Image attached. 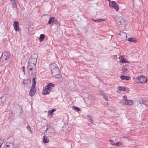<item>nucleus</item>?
Returning a JSON list of instances; mask_svg holds the SVG:
<instances>
[{"instance_id":"obj_1","label":"nucleus","mask_w":148,"mask_h":148,"mask_svg":"<svg viewBox=\"0 0 148 148\" xmlns=\"http://www.w3.org/2000/svg\"><path fill=\"white\" fill-rule=\"evenodd\" d=\"M37 58V55L35 53L29 58V60L27 66V69L29 72L32 71L31 73L33 74L36 72V63Z\"/></svg>"},{"instance_id":"obj_2","label":"nucleus","mask_w":148,"mask_h":148,"mask_svg":"<svg viewBox=\"0 0 148 148\" xmlns=\"http://www.w3.org/2000/svg\"><path fill=\"white\" fill-rule=\"evenodd\" d=\"M1 61H2L4 64L9 63L11 61L9 58V54L8 52L3 53L0 59Z\"/></svg>"},{"instance_id":"obj_3","label":"nucleus","mask_w":148,"mask_h":148,"mask_svg":"<svg viewBox=\"0 0 148 148\" xmlns=\"http://www.w3.org/2000/svg\"><path fill=\"white\" fill-rule=\"evenodd\" d=\"M55 85L51 83H49L43 89L42 93L44 95L49 94L51 90L53 89Z\"/></svg>"},{"instance_id":"obj_4","label":"nucleus","mask_w":148,"mask_h":148,"mask_svg":"<svg viewBox=\"0 0 148 148\" xmlns=\"http://www.w3.org/2000/svg\"><path fill=\"white\" fill-rule=\"evenodd\" d=\"M47 129L45 130L46 134L48 137H52L55 135V132L54 129L51 127L49 124H47Z\"/></svg>"},{"instance_id":"obj_5","label":"nucleus","mask_w":148,"mask_h":148,"mask_svg":"<svg viewBox=\"0 0 148 148\" xmlns=\"http://www.w3.org/2000/svg\"><path fill=\"white\" fill-rule=\"evenodd\" d=\"M116 22L118 25H121L122 27H124L127 23L126 20L121 16L118 17L116 20Z\"/></svg>"},{"instance_id":"obj_6","label":"nucleus","mask_w":148,"mask_h":148,"mask_svg":"<svg viewBox=\"0 0 148 148\" xmlns=\"http://www.w3.org/2000/svg\"><path fill=\"white\" fill-rule=\"evenodd\" d=\"M51 73L53 76L56 78H60L61 75H60V70L58 68L51 70Z\"/></svg>"},{"instance_id":"obj_7","label":"nucleus","mask_w":148,"mask_h":148,"mask_svg":"<svg viewBox=\"0 0 148 148\" xmlns=\"http://www.w3.org/2000/svg\"><path fill=\"white\" fill-rule=\"evenodd\" d=\"M121 103L123 105H132L133 103L132 101L130 100H128L127 99V97L125 96L123 97V98L121 100Z\"/></svg>"},{"instance_id":"obj_8","label":"nucleus","mask_w":148,"mask_h":148,"mask_svg":"<svg viewBox=\"0 0 148 148\" xmlns=\"http://www.w3.org/2000/svg\"><path fill=\"white\" fill-rule=\"evenodd\" d=\"M136 79L140 81V82L142 84H145L147 82L146 77L144 76H138L136 78Z\"/></svg>"},{"instance_id":"obj_9","label":"nucleus","mask_w":148,"mask_h":148,"mask_svg":"<svg viewBox=\"0 0 148 148\" xmlns=\"http://www.w3.org/2000/svg\"><path fill=\"white\" fill-rule=\"evenodd\" d=\"M110 6L111 7L114 8L116 11H118L119 10V5L115 1H112L111 3H110Z\"/></svg>"},{"instance_id":"obj_10","label":"nucleus","mask_w":148,"mask_h":148,"mask_svg":"<svg viewBox=\"0 0 148 148\" xmlns=\"http://www.w3.org/2000/svg\"><path fill=\"white\" fill-rule=\"evenodd\" d=\"M51 23H53L52 24H57L58 23V22L55 17H51L50 18L48 22V23L50 24Z\"/></svg>"},{"instance_id":"obj_11","label":"nucleus","mask_w":148,"mask_h":148,"mask_svg":"<svg viewBox=\"0 0 148 148\" xmlns=\"http://www.w3.org/2000/svg\"><path fill=\"white\" fill-rule=\"evenodd\" d=\"M36 93L35 88L32 87L29 92L30 96L32 97Z\"/></svg>"},{"instance_id":"obj_12","label":"nucleus","mask_w":148,"mask_h":148,"mask_svg":"<svg viewBox=\"0 0 148 148\" xmlns=\"http://www.w3.org/2000/svg\"><path fill=\"white\" fill-rule=\"evenodd\" d=\"M19 23L17 21H15L13 23V26L14 29L15 31H18L19 29V27L18 26Z\"/></svg>"},{"instance_id":"obj_13","label":"nucleus","mask_w":148,"mask_h":148,"mask_svg":"<svg viewBox=\"0 0 148 148\" xmlns=\"http://www.w3.org/2000/svg\"><path fill=\"white\" fill-rule=\"evenodd\" d=\"M120 78L123 80H129L131 79L130 77L124 75H121L120 77Z\"/></svg>"},{"instance_id":"obj_14","label":"nucleus","mask_w":148,"mask_h":148,"mask_svg":"<svg viewBox=\"0 0 148 148\" xmlns=\"http://www.w3.org/2000/svg\"><path fill=\"white\" fill-rule=\"evenodd\" d=\"M122 72L121 73L122 74L126 73L128 72V70L127 67L123 66L122 67Z\"/></svg>"},{"instance_id":"obj_15","label":"nucleus","mask_w":148,"mask_h":148,"mask_svg":"<svg viewBox=\"0 0 148 148\" xmlns=\"http://www.w3.org/2000/svg\"><path fill=\"white\" fill-rule=\"evenodd\" d=\"M127 40L129 41L136 43L137 41L136 38H130L128 39Z\"/></svg>"},{"instance_id":"obj_16","label":"nucleus","mask_w":148,"mask_h":148,"mask_svg":"<svg viewBox=\"0 0 148 148\" xmlns=\"http://www.w3.org/2000/svg\"><path fill=\"white\" fill-rule=\"evenodd\" d=\"M57 68L58 67L57 66H56V65L55 63H52L50 65V68L51 69V70L55 69L56 68L57 69Z\"/></svg>"},{"instance_id":"obj_17","label":"nucleus","mask_w":148,"mask_h":148,"mask_svg":"<svg viewBox=\"0 0 148 148\" xmlns=\"http://www.w3.org/2000/svg\"><path fill=\"white\" fill-rule=\"evenodd\" d=\"M119 59H120V61L121 63H128L129 62L128 61H126L125 59L122 56H120L119 57Z\"/></svg>"},{"instance_id":"obj_18","label":"nucleus","mask_w":148,"mask_h":148,"mask_svg":"<svg viewBox=\"0 0 148 148\" xmlns=\"http://www.w3.org/2000/svg\"><path fill=\"white\" fill-rule=\"evenodd\" d=\"M71 129V128L69 127L68 125H65L63 127V130L64 131H69Z\"/></svg>"},{"instance_id":"obj_19","label":"nucleus","mask_w":148,"mask_h":148,"mask_svg":"<svg viewBox=\"0 0 148 148\" xmlns=\"http://www.w3.org/2000/svg\"><path fill=\"white\" fill-rule=\"evenodd\" d=\"M45 38V36L44 34H41L39 37V40L41 42L43 41Z\"/></svg>"},{"instance_id":"obj_20","label":"nucleus","mask_w":148,"mask_h":148,"mask_svg":"<svg viewBox=\"0 0 148 148\" xmlns=\"http://www.w3.org/2000/svg\"><path fill=\"white\" fill-rule=\"evenodd\" d=\"M140 104H143L144 105H146L148 107V100L146 101H140Z\"/></svg>"},{"instance_id":"obj_21","label":"nucleus","mask_w":148,"mask_h":148,"mask_svg":"<svg viewBox=\"0 0 148 148\" xmlns=\"http://www.w3.org/2000/svg\"><path fill=\"white\" fill-rule=\"evenodd\" d=\"M49 141V139L46 137L44 136L43 137V142L44 143H47Z\"/></svg>"},{"instance_id":"obj_22","label":"nucleus","mask_w":148,"mask_h":148,"mask_svg":"<svg viewBox=\"0 0 148 148\" xmlns=\"http://www.w3.org/2000/svg\"><path fill=\"white\" fill-rule=\"evenodd\" d=\"M36 84V82L35 78L34 77L32 79V87H33L35 88Z\"/></svg>"},{"instance_id":"obj_23","label":"nucleus","mask_w":148,"mask_h":148,"mask_svg":"<svg viewBox=\"0 0 148 148\" xmlns=\"http://www.w3.org/2000/svg\"><path fill=\"white\" fill-rule=\"evenodd\" d=\"M56 110V109L55 108H53L52 110H51L48 112V114L49 115L52 114Z\"/></svg>"},{"instance_id":"obj_24","label":"nucleus","mask_w":148,"mask_h":148,"mask_svg":"<svg viewBox=\"0 0 148 148\" xmlns=\"http://www.w3.org/2000/svg\"><path fill=\"white\" fill-rule=\"evenodd\" d=\"M119 90H122L123 91H124L126 90V88L125 87L123 86H119Z\"/></svg>"},{"instance_id":"obj_25","label":"nucleus","mask_w":148,"mask_h":148,"mask_svg":"<svg viewBox=\"0 0 148 148\" xmlns=\"http://www.w3.org/2000/svg\"><path fill=\"white\" fill-rule=\"evenodd\" d=\"M87 117L88 119L90 122H92L93 121L92 117L90 115L88 116Z\"/></svg>"},{"instance_id":"obj_26","label":"nucleus","mask_w":148,"mask_h":148,"mask_svg":"<svg viewBox=\"0 0 148 148\" xmlns=\"http://www.w3.org/2000/svg\"><path fill=\"white\" fill-rule=\"evenodd\" d=\"M73 108L74 110L77 111H79L80 110V109L79 108L76 106H73Z\"/></svg>"},{"instance_id":"obj_27","label":"nucleus","mask_w":148,"mask_h":148,"mask_svg":"<svg viewBox=\"0 0 148 148\" xmlns=\"http://www.w3.org/2000/svg\"><path fill=\"white\" fill-rule=\"evenodd\" d=\"M5 99L6 97H2L0 98V100H3L4 101L3 102V101H2L3 103L5 101Z\"/></svg>"},{"instance_id":"obj_28","label":"nucleus","mask_w":148,"mask_h":148,"mask_svg":"<svg viewBox=\"0 0 148 148\" xmlns=\"http://www.w3.org/2000/svg\"><path fill=\"white\" fill-rule=\"evenodd\" d=\"M27 128L29 131H30L31 133H32V132L31 129V127L30 126H27Z\"/></svg>"},{"instance_id":"obj_29","label":"nucleus","mask_w":148,"mask_h":148,"mask_svg":"<svg viewBox=\"0 0 148 148\" xmlns=\"http://www.w3.org/2000/svg\"><path fill=\"white\" fill-rule=\"evenodd\" d=\"M110 141L112 145H115V143L112 140H110Z\"/></svg>"},{"instance_id":"obj_30","label":"nucleus","mask_w":148,"mask_h":148,"mask_svg":"<svg viewBox=\"0 0 148 148\" xmlns=\"http://www.w3.org/2000/svg\"><path fill=\"white\" fill-rule=\"evenodd\" d=\"M99 93L101 94V95L103 96L104 95H105V94L104 93H103V92L99 90Z\"/></svg>"},{"instance_id":"obj_31","label":"nucleus","mask_w":148,"mask_h":148,"mask_svg":"<svg viewBox=\"0 0 148 148\" xmlns=\"http://www.w3.org/2000/svg\"><path fill=\"white\" fill-rule=\"evenodd\" d=\"M103 98L106 100V101H108V99L106 98L105 95H104L103 96Z\"/></svg>"},{"instance_id":"obj_32","label":"nucleus","mask_w":148,"mask_h":148,"mask_svg":"<svg viewBox=\"0 0 148 148\" xmlns=\"http://www.w3.org/2000/svg\"><path fill=\"white\" fill-rule=\"evenodd\" d=\"M98 22H101L103 21H104L105 20L103 19H100L98 20Z\"/></svg>"},{"instance_id":"obj_33","label":"nucleus","mask_w":148,"mask_h":148,"mask_svg":"<svg viewBox=\"0 0 148 148\" xmlns=\"http://www.w3.org/2000/svg\"><path fill=\"white\" fill-rule=\"evenodd\" d=\"M22 70H23V72L25 73V66H23L21 68Z\"/></svg>"},{"instance_id":"obj_34","label":"nucleus","mask_w":148,"mask_h":148,"mask_svg":"<svg viewBox=\"0 0 148 148\" xmlns=\"http://www.w3.org/2000/svg\"><path fill=\"white\" fill-rule=\"evenodd\" d=\"M119 144H120V143L118 142V143H115V145H116L119 146Z\"/></svg>"},{"instance_id":"obj_35","label":"nucleus","mask_w":148,"mask_h":148,"mask_svg":"<svg viewBox=\"0 0 148 148\" xmlns=\"http://www.w3.org/2000/svg\"><path fill=\"white\" fill-rule=\"evenodd\" d=\"M91 20H92V21H95V22H98V20H95L94 19H91Z\"/></svg>"},{"instance_id":"obj_36","label":"nucleus","mask_w":148,"mask_h":148,"mask_svg":"<svg viewBox=\"0 0 148 148\" xmlns=\"http://www.w3.org/2000/svg\"><path fill=\"white\" fill-rule=\"evenodd\" d=\"M1 142L2 140L0 139V148H1L2 145V144L1 143Z\"/></svg>"},{"instance_id":"obj_37","label":"nucleus","mask_w":148,"mask_h":148,"mask_svg":"<svg viewBox=\"0 0 148 148\" xmlns=\"http://www.w3.org/2000/svg\"><path fill=\"white\" fill-rule=\"evenodd\" d=\"M108 1L109 2V5H110V3H111L112 1H111L110 0H108Z\"/></svg>"},{"instance_id":"obj_38","label":"nucleus","mask_w":148,"mask_h":148,"mask_svg":"<svg viewBox=\"0 0 148 148\" xmlns=\"http://www.w3.org/2000/svg\"><path fill=\"white\" fill-rule=\"evenodd\" d=\"M16 0H11V1L12 2H15V1Z\"/></svg>"},{"instance_id":"obj_39","label":"nucleus","mask_w":148,"mask_h":148,"mask_svg":"<svg viewBox=\"0 0 148 148\" xmlns=\"http://www.w3.org/2000/svg\"><path fill=\"white\" fill-rule=\"evenodd\" d=\"M23 83H24V84H25V83H24V82H23Z\"/></svg>"}]
</instances>
